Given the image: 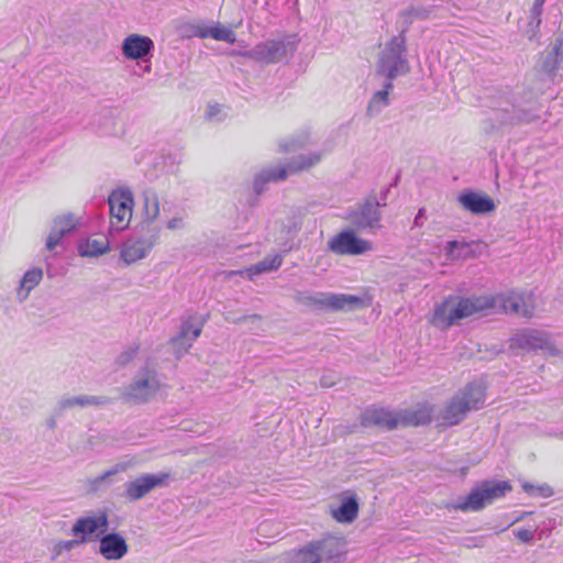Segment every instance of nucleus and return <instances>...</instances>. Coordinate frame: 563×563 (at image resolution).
I'll use <instances>...</instances> for the list:
<instances>
[{"label":"nucleus","instance_id":"1","mask_svg":"<svg viewBox=\"0 0 563 563\" xmlns=\"http://www.w3.org/2000/svg\"><path fill=\"white\" fill-rule=\"evenodd\" d=\"M494 307V299L479 297H449L434 309L433 322L446 329L455 322Z\"/></svg>","mask_w":563,"mask_h":563},{"label":"nucleus","instance_id":"2","mask_svg":"<svg viewBox=\"0 0 563 563\" xmlns=\"http://www.w3.org/2000/svg\"><path fill=\"white\" fill-rule=\"evenodd\" d=\"M407 37L402 35L393 36L380 51L376 64V75L385 77V80L393 82L399 76L410 71L407 59Z\"/></svg>","mask_w":563,"mask_h":563},{"label":"nucleus","instance_id":"3","mask_svg":"<svg viewBox=\"0 0 563 563\" xmlns=\"http://www.w3.org/2000/svg\"><path fill=\"white\" fill-rule=\"evenodd\" d=\"M297 35L288 34L277 40L261 42L251 49L233 52L232 54L265 65L277 64L291 56L297 49Z\"/></svg>","mask_w":563,"mask_h":563},{"label":"nucleus","instance_id":"4","mask_svg":"<svg viewBox=\"0 0 563 563\" xmlns=\"http://www.w3.org/2000/svg\"><path fill=\"white\" fill-rule=\"evenodd\" d=\"M512 489L507 481H484L476 485L466 497H460L457 501L446 504L448 509L461 511H479L494 500L504 497Z\"/></svg>","mask_w":563,"mask_h":563},{"label":"nucleus","instance_id":"5","mask_svg":"<svg viewBox=\"0 0 563 563\" xmlns=\"http://www.w3.org/2000/svg\"><path fill=\"white\" fill-rule=\"evenodd\" d=\"M321 161L320 153H311L309 155H299L294 158L287 166L278 168H266L255 175L253 180V189L258 196L266 190V185L271 181H279L287 178L289 173H297L308 169Z\"/></svg>","mask_w":563,"mask_h":563},{"label":"nucleus","instance_id":"6","mask_svg":"<svg viewBox=\"0 0 563 563\" xmlns=\"http://www.w3.org/2000/svg\"><path fill=\"white\" fill-rule=\"evenodd\" d=\"M296 301L308 307L331 311H347L362 305V299L357 296L329 292H316L313 295L299 292L296 296Z\"/></svg>","mask_w":563,"mask_h":563},{"label":"nucleus","instance_id":"7","mask_svg":"<svg viewBox=\"0 0 563 563\" xmlns=\"http://www.w3.org/2000/svg\"><path fill=\"white\" fill-rule=\"evenodd\" d=\"M159 383L156 372L148 367L140 371L139 375L122 391L124 401L143 404L148 401L158 390Z\"/></svg>","mask_w":563,"mask_h":563},{"label":"nucleus","instance_id":"8","mask_svg":"<svg viewBox=\"0 0 563 563\" xmlns=\"http://www.w3.org/2000/svg\"><path fill=\"white\" fill-rule=\"evenodd\" d=\"M380 202L375 195H371L357 208L349 211L346 220L357 231L380 228Z\"/></svg>","mask_w":563,"mask_h":563},{"label":"nucleus","instance_id":"9","mask_svg":"<svg viewBox=\"0 0 563 563\" xmlns=\"http://www.w3.org/2000/svg\"><path fill=\"white\" fill-rule=\"evenodd\" d=\"M510 349H520L523 351H542L549 355H558L560 351L551 340V336L540 330H526L515 334L510 339Z\"/></svg>","mask_w":563,"mask_h":563},{"label":"nucleus","instance_id":"10","mask_svg":"<svg viewBox=\"0 0 563 563\" xmlns=\"http://www.w3.org/2000/svg\"><path fill=\"white\" fill-rule=\"evenodd\" d=\"M169 474L163 472L142 474L124 484L123 497L130 503L141 500L152 490L166 486Z\"/></svg>","mask_w":563,"mask_h":563},{"label":"nucleus","instance_id":"11","mask_svg":"<svg viewBox=\"0 0 563 563\" xmlns=\"http://www.w3.org/2000/svg\"><path fill=\"white\" fill-rule=\"evenodd\" d=\"M109 530V516L106 510L93 516H82L75 520L70 534L77 538L81 544L89 542L93 534L99 539Z\"/></svg>","mask_w":563,"mask_h":563},{"label":"nucleus","instance_id":"12","mask_svg":"<svg viewBox=\"0 0 563 563\" xmlns=\"http://www.w3.org/2000/svg\"><path fill=\"white\" fill-rule=\"evenodd\" d=\"M159 234L158 228L147 229L146 234L132 235L122 245L121 258L128 264H133L144 258L155 245Z\"/></svg>","mask_w":563,"mask_h":563},{"label":"nucleus","instance_id":"13","mask_svg":"<svg viewBox=\"0 0 563 563\" xmlns=\"http://www.w3.org/2000/svg\"><path fill=\"white\" fill-rule=\"evenodd\" d=\"M111 228L125 229L132 218L133 195L129 190H114L108 198Z\"/></svg>","mask_w":563,"mask_h":563},{"label":"nucleus","instance_id":"14","mask_svg":"<svg viewBox=\"0 0 563 563\" xmlns=\"http://www.w3.org/2000/svg\"><path fill=\"white\" fill-rule=\"evenodd\" d=\"M179 34L184 38L211 37L216 41H223L230 44H233L236 41L235 33L231 29L220 23H216L211 26L205 25L202 23H185L179 26Z\"/></svg>","mask_w":563,"mask_h":563},{"label":"nucleus","instance_id":"15","mask_svg":"<svg viewBox=\"0 0 563 563\" xmlns=\"http://www.w3.org/2000/svg\"><path fill=\"white\" fill-rule=\"evenodd\" d=\"M539 119V115L532 108H523L516 100H505L495 110V120L500 125H515L521 123H531Z\"/></svg>","mask_w":563,"mask_h":563},{"label":"nucleus","instance_id":"16","mask_svg":"<svg viewBox=\"0 0 563 563\" xmlns=\"http://www.w3.org/2000/svg\"><path fill=\"white\" fill-rule=\"evenodd\" d=\"M328 249L339 255H361L372 249L368 241L358 238L354 230L338 233L328 242Z\"/></svg>","mask_w":563,"mask_h":563},{"label":"nucleus","instance_id":"17","mask_svg":"<svg viewBox=\"0 0 563 563\" xmlns=\"http://www.w3.org/2000/svg\"><path fill=\"white\" fill-rule=\"evenodd\" d=\"M98 541V553L107 561H120L129 552L126 539L120 532H103Z\"/></svg>","mask_w":563,"mask_h":563},{"label":"nucleus","instance_id":"18","mask_svg":"<svg viewBox=\"0 0 563 563\" xmlns=\"http://www.w3.org/2000/svg\"><path fill=\"white\" fill-rule=\"evenodd\" d=\"M154 48L153 40L140 34L128 35L121 44L123 56L131 60L148 59L153 55Z\"/></svg>","mask_w":563,"mask_h":563},{"label":"nucleus","instance_id":"19","mask_svg":"<svg viewBox=\"0 0 563 563\" xmlns=\"http://www.w3.org/2000/svg\"><path fill=\"white\" fill-rule=\"evenodd\" d=\"M461 207L473 214H487L496 209L494 200L485 192L465 189L457 196Z\"/></svg>","mask_w":563,"mask_h":563},{"label":"nucleus","instance_id":"20","mask_svg":"<svg viewBox=\"0 0 563 563\" xmlns=\"http://www.w3.org/2000/svg\"><path fill=\"white\" fill-rule=\"evenodd\" d=\"M203 320L190 317L181 323L179 333L170 340V343L177 350V357H180L188 351L192 342L200 335Z\"/></svg>","mask_w":563,"mask_h":563},{"label":"nucleus","instance_id":"21","mask_svg":"<svg viewBox=\"0 0 563 563\" xmlns=\"http://www.w3.org/2000/svg\"><path fill=\"white\" fill-rule=\"evenodd\" d=\"M79 225V219L73 213L58 216L53 220L52 230L46 239V249L53 251L62 239L74 232Z\"/></svg>","mask_w":563,"mask_h":563},{"label":"nucleus","instance_id":"22","mask_svg":"<svg viewBox=\"0 0 563 563\" xmlns=\"http://www.w3.org/2000/svg\"><path fill=\"white\" fill-rule=\"evenodd\" d=\"M113 399L108 396L78 395L63 396L57 401V413H64L75 407H104L111 405Z\"/></svg>","mask_w":563,"mask_h":563},{"label":"nucleus","instance_id":"23","mask_svg":"<svg viewBox=\"0 0 563 563\" xmlns=\"http://www.w3.org/2000/svg\"><path fill=\"white\" fill-rule=\"evenodd\" d=\"M399 420L388 410L383 408L367 409L361 416V424L364 428L379 427L387 430L397 428Z\"/></svg>","mask_w":563,"mask_h":563},{"label":"nucleus","instance_id":"24","mask_svg":"<svg viewBox=\"0 0 563 563\" xmlns=\"http://www.w3.org/2000/svg\"><path fill=\"white\" fill-rule=\"evenodd\" d=\"M129 468V463L120 462L111 468L104 471L100 475L88 479V490L90 493H99L107 489L113 484V477Z\"/></svg>","mask_w":563,"mask_h":563},{"label":"nucleus","instance_id":"25","mask_svg":"<svg viewBox=\"0 0 563 563\" xmlns=\"http://www.w3.org/2000/svg\"><path fill=\"white\" fill-rule=\"evenodd\" d=\"M461 401L467 405L472 410H478L485 402V388L481 383H468L460 395H456Z\"/></svg>","mask_w":563,"mask_h":563},{"label":"nucleus","instance_id":"26","mask_svg":"<svg viewBox=\"0 0 563 563\" xmlns=\"http://www.w3.org/2000/svg\"><path fill=\"white\" fill-rule=\"evenodd\" d=\"M471 410L457 396L453 397L452 400L446 405L441 413L442 424L446 427L459 424L465 419L467 412Z\"/></svg>","mask_w":563,"mask_h":563},{"label":"nucleus","instance_id":"27","mask_svg":"<svg viewBox=\"0 0 563 563\" xmlns=\"http://www.w3.org/2000/svg\"><path fill=\"white\" fill-rule=\"evenodd\" d=\"M358 515V503L355 496L342 499L341 505L332 510V517L341 523L353 522Z\"/></svg>","mask_w":563,"mask_h":563},{"label":"nucleus","instance_id":"28","mask_svg":"<svg viewBox=\"0 0 563 563\" xmlns=\"http://www.w3.org/2000/svg\"><path fill=\"white\" fill-rule=\"evenodd\" d=\"M393 88L394 84L390 82V80H384L383 89L376 91L368 101L366 109L368 117L373 118L378 115L383 109L389 104L388 95Z\"/></svg>","mask_w":563,"mask_h":563},{"label":"nucleus","instance_id":"29","mask_svg":"<svg viewBox=\"0 0 563 563\" xmlns=\"http://www.w3.org/2000/svg\"><path fill=\"white\" fill-rule=\"evenodd\" d=\"M42 278V268H32L27 271L20 280V285L16 290V300L19 302L25 301L31 290L40 284Z\"/></svg>","mask_w":563,"mask_h":563},{"label":"nucleus","instance_id":"30","mask_svg":"<svg viewBox=\"0 0 563 563\" xmlns=\"http://www.w3.org/2000/svg\"><path fill=\"white\" fill-rule=\"evenodd\" d=\"M431 14V9L422 5H411L399 13V18L401 20L402 27L399 32V35L406 36L407 32L410 29V25L415 20H427Z\"/></svg>","mask_w":563,"mask_h":563},{"label":"nucleus","instance_id":"31","mask_svg":"<svg viewBox=\"0 0 563 563\" xmlns=\"http://www.w3.org/2000/svg\"><path fill=\"white\" fill-rule=\"evenodd\" d=\"M530 301V298L512 295L504 301V308L507 312L531 318L533 316V305Z\"/></svg>","mask_w":563,"mask_h":563},{"label":"nucleus","instance_id":"32","mask_svg":"<svg viewBox=\"0 0 563 563\" xmlns=\"http://www.w3.org/2000/svg\"><path fill=\"white\" fill-rule=\"evenodd\" d=\"M110 245L107 238L87 239L78 244V253L82 257L99 256L109 252Z\"/></svg>","mask_w":563,"mask_h":563},{"label":"nucleus","instance_id":"33","mask_svg":"<svg viewBox=\"0 0 563 563\" xmlns=\"http://www.w3.org/2000/svg\"><path fill=\"white\" fill-rule=\"evenodd\" d=\"M144 222L150 225L159 216V201L155 190L146 189L142 192Z\"/></svg>","mask_w":563,"mask_h":563},{"label":"nucleus","instance_id":"34","mask_svg":"<svg viewBox=\"0 0 563 563\" xmlns=\"http://www.w3.org/2000/svg\"><path fill=\"white\" fill-rule=\"evenodd\" d=\"M562 46L563 41L558 38L550 52L545 55L543 62H542V70L548 74L549 76L554 75L556 69L559 68V65L562 60Z\"/></svg>","mask_w":563,"mask_h":563},{"label":"nucleus","instance_id":"35","mask_svg":"<svg viewBox=\"0 0 563 563\" xmlns=\"http://www.w3.org/2000/svg\"><path fill=\"white\" fill-rule=\"evenodd\" d=\"M283 263V258L280 255L276 254V255H267L265 256L262 261L255 263L254 265H251L246 272L250 276V278H252L254 275H260L262 273H267V272H272V271H276L280 267Z\"/></svg>","mask_w":563,"mask_h":563},{"label":"nucleus","instance_id":"36","mask_svg":"<svg viewBox=\"0 0 563 563\" xmlns=\"http://www.w3.org/2000/svg\"><path fill=\"white\" fill-rule=\"evenodd\" d=\"M473 245H475V242L466 243L453 240L446 243L445 250L452 257L465 258L474 254V251L472 250ZM476 245L478 244L476 243Z\"/></svg>","mask_w":563,"mask_h":563},{"label":"nucleus","instance_id":"37","mask_svg":"<svg viewBox=\"0 0 563 563\" xmlns=\"http://www.w3.org/2000/svg\"><path fill=\"white\" fill-rule=\"evenodd\" d=\"M402 420L406 426H426L431 422L432 418L428 409H418L407 412Z\"/></svg>","mask_w":563,"mask_h":563},{"label":"nucleus","instance_id":"38","mask_svg":"<svg viewBox=\"0 0 563 563\" xmlns=\"http://www.w3.org/2000/svg\"><path fill=\"white\" fill-rule=\"evenodd\" d=\"M309 141V134L306 132H302V134L298 135L297 137H294L291 140L282 141L279 143L280 152L284 153H290L295 152L298 148H301L308 144Z\"/></svg>","mask_w":563,"mask_h":563},{"label":"nucleus","instance_id":"39","mask_svg":"<svg viewBox=\"0 0 563 563\" xmlns=\"http://www.w3.org/2000/svg\"><path fill=\"white\" fill-rule=\"evenodd\" d=\"M82 545L77 538L71 540H59L53 548L54 559L62 555L64 552H70L71 550Z\"/></svg>","mask_w":563,"mask_h":563},{"label":"nucleus","instance_id":"40","mask_svg":"<svg viewBox=\"0 0 563 563\" xmlns=\"http://www.w3.org/2000/svg\"><path fill=\"white\" fill-rule=\"evenodd\" d=\"M544 2L545 0H534L530 10V25L536 24V26H539L541 24V15L543 12Z\"/></svg>","mask_w":563,"mask_h":563},{"label":"nucleus","instance_id":"41","mask_svg":"<svg viewBox=\"0 0 563 563\" xmlns=\"http://www.w3.org/2000/svg\"><path fill=\"white\" fill-rule=\"evenodd\" d=\"M137 346L136 347H129L126 350H124L123 352H121L117 360H115V363L120 366H125L128 365L130 362H132L134 360V357L136 356L137 354Z\"/></svg>","mask_w":563,"mask_h":563},{"label":"nucleus","instance_id":"42","mask_svg":"<svg viewBox=\"0 0 563 563\" xmlns=\"http://www.w3.org/2000/svg\"><path fill=\"white\" fill-rule=\"evenodd\" d=\"M514 533H515L516 538L519 541H521L522 543H530L534 538L533 531H531L529 529H518V530H515Z\"/></svg>","mask_w":563,"mask_h":563},{"label":"nucleus","instance_id":"43","mask_svg":"<svg viewBox=\"0 0 563 563\" xmlns=\"http://www.w3.org/2000/svg\"><path fill=\"white\" fill-rule=\"evenodd\" d=\"M64 413H57V405H56L55 408L53 409V412L51 413V416L47 417L45 420L46 428L49 430H55L57 427V419L59 417H62Z\"/></svg>","mask_w":563,"mask_h":563},{"label":"nucleus","instance_id":"44","mask_svg":"<svg viewBox=\"0 0 563 563\" xmlns=\"http://www.w3.org/2000/svg\"><path fill=\"white\" fill-rule=\"evenodd\" d=\"M553 494V488L547 484L537 486V496L551 497Z\"/></svg>","mask_w":563,"mask_h":563},{"label":"nucleus","instance_id":"45","mask_svg":"<svg viewBox=\"0 0 563 563\" xmlns=\"http://www.w3.org/2000/svg\"><path fill=\"white\" fill-rule=\"evenodd\" d=\"M424 218H426V209L424 208H420L418 210V213L415 217L413 225L415 227H419V228L422 227Z\"/></svg>","mask_w":563,"mask_h":563},{"label":"nucleus","instance_id":"46","mask_svg":"<svg viewBox=\"0 0 563 563\" xmlns=\"http://www.w3.org/2000/svg\"><path fill=\"white\" fill-rule=\"evenodd\" d=\"M181 224H183L181 218H173L167 222V228L169 230H176V229L180 228Z\"/></svg>","mask_w":563,"mask_h":563},{"label":"nucleus","instance_id":"47","mask_svg":"<svg viewBox=\"0 0 563 563\" xmlns=\"http://www.w3.org/2000/svg\"><path fill=\"white\" fill-rule=\"evenodd\" d=\"M522 489L529 494L530 496H537V486L536 485H532L530 483H525L522 485Z\"/></svg>","mask_w":563,"mask_h":563},{"label":"nucleus","instance_id":"48","mask_svg":"<svg viewBox=\"0 0 563 563\" xmlns=\"http://www.w3.org/2000/svg\"><path fill=\"white\" fill-rule=\"evenodd\" d=\"M389 194V188L386 187L384 188L380 194H379V199H377L379 202H380V207L382 206H386V200H387V196Z\"/></svg>","mask_w":563,"mask_h":563},{"label":"nucleus","instance_id":"49","mask_svg":"<svg viewBox=\"0 0 563 563\" xmlns=\"http://www.w3.org/2000/svg\"><path fill=\"white\" fill-rule=\"evenodd\" d=\"M320 384L322 387H331L334 385V382L327 376H322L320 379Z\"/></svg>","mask_w":563,"mask_h":563},{"label":"nucleus","instance_id":"50","mask_svg":"<svg viewBox=\"0 0 563 563\" xmlns=\"http://www.w3.org/2000/svg\"><path fill=\"white\" fill-rule=\"evenodd\" d=\"M217 112H219V109L218 107H211L210 110H209V117L216 114Z\"/></svg>","mask_w":563,"mask_h":563},{"label":"nucleus","instance_id":"51","mask_svg":"<svg viewBox=\"0 0 563 563\" xmlns=\"http://www.w3.org/2000/svg\"><path fill=\"white\" fill-rule=\"evenodd\" d=\"M144 70H145V71H147V73H150V71H151V65H150V64H147V65L145 66Z\"/></svg>","mask_w":563,"mask_h":563}]
</instances>
